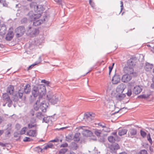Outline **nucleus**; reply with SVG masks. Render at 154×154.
<instances>
[{"label": "nucleus", "mask_w": 154, "mask_h": 154, "mask_svg": "<svg viewBox=\"0 0 154 154\" xmlns=\"http://www.w3.org/2000/svg\"><path fill=\"white\" fill-rule=\"evenodd\" d=\"M41 15L40 14H33L32 15H30V17L31 21L33 20V25L36 26H38L42 24L44 21H45L47 17L45 16V18H44L43 19L37 20L38 18L40 17Z\"/></svg>", "instance_id": "obj_1"}, {"label": "nucleus", "mask_w": 154, "mask_h": 154, "mask_svg": "<svg viewBox=\"0 0 154 154\" xmlns=\"http://www.w3.org/2000/svg\"><path fill=\"white\" fill-rule=\"evenodd\" d=\"M47 98L48 100L52 104H55L60 100V98L58 95L53 94L52 93H49L47 95Z\"/></svg>", "instance_id": "obj_2"}, {"label": "nucleus", "mask_w": 154, "mask_h": 154, "mask_svg": "<svg viewBox=\"0 0 154 154\" xmlns=\"http://www.w3.org/2000/svg\"><path fill=\"white\" fill-rule=\"evenodd\" d=\"M25 27L23 26H20L17 27L15 29V32L16 33V36L17 38L21 37L25 32Z\"/></svg>", "instance_id": "obj_3"}, {"label": "nucleus", "mask_w": 154, "mask_h": 154, "mask_svg": "<svg viewBox=\"0 0 154 154\" xmlns=\"http://www.w3.org/2000/svg\"><path fill=\"white\" fill-rule=\"evenodd\" d=\"M40 93V98L45 96L46 93V90L45 86L43 84H39L36 86Z\"/></svg>", "instance_id": "obj_4"}, {"label": "nucleus", "mask_w": 154, "mask_h": 154, "mask_svg": "<svg viewBox=\"0 0 154 154\" xmlns=\"http://www.w3.org/2000/svg\"><path fill=\"white\" fill-rule=\"evenodd\" d=\"M27 32L31 37H35L39 33V30L38 29L34 28L31 26L28 27Z\"/></svg>", "instance_id": "obj_5"}, {"label": "nucleus", "mask_w": 154, "mask_h": 154, "mask_svg": "<svg viewBox=\"0 0 154 154\" xmlns=\"http://www.w3.org/2000/svg\"><path fill=\"white\" fill-rule=\"evenodd\" d=\"M88 127L87 126H82L79 127L78 129L79 130L80 129L83 130L82 131V134L85 136L87 137H90L92 134V133L90 131L86 129Z\"/></svg>", "instance_id": "obj_6"}, {"label": "nucleus", "mask_w": 154, "mask_h": 154, "mask_svg": "<svg viewBox=\"0 0 154 154\" xmlns=\"http://www.w3.org/2000/svg\"><path fill=\"white\" fill-rule=\"evenodd\" d=\"M112 82L113 85H117L120 81V78L119 75L115 74L112 79Z\"/></svg>", "instance_id": "obj_7"}, {"label": "nucleus", "mask_w": 154, "mask_h": 154, "mask_svg": "<svg viewBox=\"0 0 154 154\" xmlns=\"http://www.w3.org/2000/svg\"><path fill=\"white\" fill-rule=\"evenodd\" d=\"M14 34L13 32V29L10 28L8 30V32L6 35L5 37V39L7 41H11L13 38Z\"/></svg>", "instance_id": "obj_8"}, {"label": "nucleus", "mask_w": 154, "mask_h": 154, "mask_svg": "<svg viewBox=\"0 0 154 154\" xmlns=\"http://www.w3.org/2000/svg\"><path fill=\"white\" fill-rule=\"evenodd\" d=\"M32 95L34 97L36 98L37 97L40 98V93L38 90L36 86H34L33 87L32 90Z\"/></svg>", "instance_id": "obj_9"}, {"label": "nucleus", "mask_w": 154, "mask_h": 154, "mask_svg": "<svg viewBox=\"0 0 154 154\" xmlns=\"http://www.w3.org/2000/svg\"><path fill=\"white\" fill-rule=\"evenodd\" d=\"M132 79L131 75L126 74L124 75L122 77V81L124 83H127L130 81Z\"/></svg>", "instance_id": "obj_10"}, {"label": "nucleus", "mask_w": 154, "mask_h": 154, "mask_svg": "<svg viewBox=\"0 0 154 154\" xmlns=\"http://www.w3.org/2000/svg\"><path fill=\"white\" fill-rule=\"evenodd\" d=\"M138 97L140 98L146 99L149 101L152 100L153 99L152 95L150 94L141 95L139 96Z\"/></svg>", "instance_id": "obj_11"}, {"label": "nucleus", "mask_w": 154, "mask_h": 154, "mask_svg": "<svg viewBox=\"0 0 154 154\" xmlns=\"http://www.w3.org/2000/svg\"><path fill=\"white\" fill-rule=\"evenodd\" d=\"M134 68L133 67L127 66L124 67V72L126 74L131 75L134 73Z\"/></svg>", "instance_id": "obj_12"}, {"label": "nucleus", "mask_w": 154, "mask_h": 154, "mask_svg": "<svg viewBox=\"0 0 154 154\" xmlns=\"http://www.w3.org/2000/svg\"><path fill=\"white\" fill-rule=\"evenodd\" d=\"M7 32V28L5 24L0 25V35L4 36Z\"/></svg>", "instance_id": "obj_13"}, {"label": "nucleus", "mask_w": 154, "mask_h": 154, "mask_svg": "<svg viewBox=\"0 0 154 154\" xmlns=\"http://www.w3.org/2000/svg\"><path fill=\"white\" fill-rule=\"evenodd\" d=\"M137 133V130L136 129L132 128H130L128 132V137L133 138Z\"/></svg>", "instance_id": "obj_14"}, {"label": "nucleus", "mask_w": 154, "mask_h": 154, "mask_svg": "<svg viewBox=\"0 0 154 154\" xmlns=\"http://www.w3.org/2000/svg\"><path fill=\"white\" fill-rule=\"evenodd\" d=\"M37 132L36 130H31L26 133V135L31 137H35L36 136Z\"/></svg>", "instance_id": "obj_15"}, {"label": "nucleus", "mask_w": 154, "mask_h": 154, "mask_svg": "<svg viewBox=\"0 0 154 154\" xmlns=\"http://www.w3.org/2000/svg\"><path fill=\"white\" fill-rule=\"evenodd\" d=\"M136 63L134 58H130L127 61V66L134 67L136 65Z\"/></svg>", "instance_id": "obj_16"}, {"label": "nucleus", "mask_w": 154, "mask_h": 154, "mask_svg": "<svg viewBox=\"0 0 154 154\" xmlns=\"http://www.w3.org/2000/svg\"><path fill=\"white\" fill-rule=\"evenodd\" d=\"M142 88L139 85H137L134 87L133 89V92L136 94H138L140 93L142 91Z\"/></svg>", "instance_id": "obj_17"}, {"label": "nucleus", "mask_w": 154, "mask_h": 154, "mask_svg": "<svg viewBox=\"0 0 154 154\" xmlns=\"http://www.w3.org/2000/svg\"><path fill=\"white\" fill-rule=\"evenodd\" d=\"M31 86L29 84H26L24 87V91L26 94H29L31 91Z\"/></svg>", "instance_id": "obj_18"}, {"label": "nucleus", "mask_w": 154, "mask_h": 154, "mask_svg": "<svg viewBox=\"0 0 154 154\" xmlns=\"http://www.w3.org/2000/svg\"><path fill=\"white\" fill-rule=\"evenodd\" d=\"M14 91V87L13 86L10 85L8 88L7 92L11 95H13Z\"/></svg>", "instance_id": "obj_19"}, {"label": "nucleus", "mask_w": 154, "mask_h": 154, "mask_svg": "<svg viewBox=\"0 0 154 154\" xmlns=\"http://www.w3.org/2000/svg\"><path fill=\"white\" fill-rule=\"evenodd\" d=\"M36 126V124L35 123V120L32 119L30 121V122L28 125V127L29 128H32Z\"/></svg>", "instance_id": "obj_20"}, {"label": "nucleus", "mask_w": 154, "mask_h": 154, "mask_svg": "<svg viewBox=\"0 0 154 154\" xmlns=\"http://www.w3.org/2000/svg\"><path fill=\"white\" fill-rule=\"evenodd\" d=\"M30 7L31 8L33 9L35 11L38 10L37 8H38L37 4L36 2H32L29 4Z\"/></svg>", "instance_id": "obj_21"}, {"label": "nucleus", "mask_w": 154, "mask_h": 154, "mask_svg": "<svg viewBox=\"0 0 154 154\" xmlns=\"http://www.w3.org/2000/svg\"><path fill=\"white\" fill-rule=\"evenodd\" d=\"M127 132V130L125 129H121L119 130L118 134L120 136L124 135L126 134Z\"/></svg>", "instance_id": "obj_22"}, {"label": "nucleus", "mask_w": 154, "mask_h": 154, "mask_svg": "<svg viewBox=\"0 0 154 154\" xmlns=\"http://www.w3.org/2000/svg\"><path fill=\"white\" fill-rule=\"evenodd\" d=\"M153 65L150 64L148 63H146L145 67V69L147 71H149L151 70L153 67Z\"/></svg>", "instance_id": "obj_23"}, {"label": "nucleus", "mask_w": 154, "mask_h": 154, "mask_svg": "<svg viewBox=\"0 0 154 154\" xmlns=\"http://www.w3.org/2000/svg\"><path fill=\"white\" fill-rule=\"evenodd\" d=\"M81 134L79 133H77L75 134L73 137L74 140L76 142H78L80 140Z\"/></svg>", "instance_id": "obj_24"}, {"label": "nucleus", "mask_w": 154, "mask_h": 154, "mask_svg": "<svg viewBox=\"0 0 154 154\" xmlns=\"http://www.w3.org/2000/svg\"><path fill=\"white\" fill-rule=\"evenodd\" d=\"M131 83H129L128 84V91L126 93V94L128 96L130 97V96L132 94V90H131Z\"/></svg>", "instance_id": "obj_25"}, {"label": "nucleus", "mask_w": 154, "mask_h": 154, "mask_svg": "<svg viewBox=\"0 0 154 154\" xmlns=\"http://www.w3.org/2000/svg\"><path fill=\"white\" fill-rule=\"evenodd\" d=\"M45 103V102L44 101L43 103H42L40 106V109L43 112H45L46 111V106Z\"/></svg>", "instance_id": "obj_26"}, {"label": "nucleus", "mask_w": 154, "mask_h": 154, "mask_svg": "<svg viewBox=\"0 0 154 154\" xmlns=\"http://www.w3.org/2000/svg\"><path fill=\"white\" fill-rule=\"evenodd\" d=\"M40 101L39 100H37L35 104L34 105V109L37 111L38 110L39 108H40Z\"/></svg>", "instance_id": "obj_27"}, {"label": "nucleus", "mask_w": 154, "mask_h": 154, "mask_svg": "<svg viewBox=\"0 0 154 154\" xmlns=\"http://www.w3.org/2000/svg\"><path fill=\"white\" fill-rule=\"evenodd\" d=\"M3 97L4 99L6 100V101L10 103L12 102L10 98L7 94H4L3 95Z\"/></svg>", "instance_id": "obj_28"}, {"label": "nucleus", "mask_w": 154, "mask_h": 154, "mask_svg": "<svg viewBox=\"0 0 154 154\" xmlns=\"http://www.w3.org/2000/svg\"><path fill=\"white\" fill-rule=\"evenodd\" d=\"M125 94H122L116 96V98L117 100L121 101L123 100L125 97Z\"/></svg>", "instance_id": "obj_29"}, {"label": "nucleus", "mask_w": 154, "mask_h": 154, "mask_svg": "<svg viewBox=\"0 0 154 154\" xmlns=\"http://www.w3.org/2000/svg\"><path fill=\"white\" fill-rule=\"evenodd\" d=\"M41 61V60L40 59H39V60L36 62L35 63L32 64L30 66H29L28 68V70L30 69H32L34 66L35 65H37L38 64H39Z\"/></svg>", "instance_id": "obj_30"}, {"label": "nucleus", "mask_w": 154, "mask_h": 154, "mask_svg": "<svg viewBox=\"0 0 154 154\" xmlns=\"http://www.w3.org/2000/svg\"><path fill=\"white\" fill-rule=\"evenodd\" d=\"M94 133L97 137H100L102 133V131L100 130L96 129L94 131Z\"/></svg>", "instance_id": "obj_31"}, {"label": "nucleus", "mask_w": 154, "mask_h": 154, "mask_svg": "<svg viewBox=\"0 0 154 154\" xmlns=\"http://www.w3.org/2000/svg\"><path fill=\"white\" fill-rule=\"evenodd\" d=\"M108 139L109 141L111 143L114 142L115 140V138L112 136H109L108 137Z\"/></svg>", "instance_id": "obj_32"}, {"label": "nucleus", "mask_w": 154, "mask_h": 154, "mask_svg": "<svg viewBox=\"0 0 154 154\" xmlns=\"http://www.w3.org/2000/svg\"><path fill=\"white\" fill-rule=\"evenodd\" d=\"M92 117L91 114L89 113H87L85 116V118L89 121L91 120L92 119Z\"/></svg>", "instance_id": "obj_33"}, {"label": "nucleus", "mask_w": 154, "mask_h": 154, "mask_svg": "<svg viewBox=\"0 0 154 154\" xmlns=\"http://www.w3.org/2000/svg\"><path fill=\"white\" fill-rule=\"evenodd\" d=\"M36 116L38 118L40 119H41L43 118L44 116L42 114V113L40 112H38L36 114Z\"/></svg>", "instance_id": "obj_34"}, {"label": "nucleus", "mask_w": 154, "mask_h": 154, "mask_svg": "<svg viewBox=\"0 0 154 154\" xmlns=\"http://www.w3.org/2000/svg\"><path fill=\"white\" fill-rule=\"evenodd\" d=\"M27 130V128L26 127H24L20 131V134H25Z\"/></svg>", "instance_id": "obj_35"}, {"label": "nucleus", "mask_w": 154, "mask_h": 154, "mask_svg": "<svg viewBox=\"0 0 154 154\" xmlns=\"http://www.w3.org/2000/svg\"><path fill=\"white\" fill-rule=\"evenodd\" d=\"M113 103V101L112 100H107L105 102L106 104L108 105H112Z\"/></svg>", "instance_id": "obj_36"}, {"label": "nucleus", "mask_w": 154, "mask_h": 154, "mask_svg": "<svg viewBox=\"0 0 154 154\" xmlns=\"http://www.w3.org/2000/svg\"><path fill=\"white\" fill-rule=\"evenodd\" d=\"M125 84L122 83L120 84L118 86V88L121 89L122 90V92L124 91L125 88Z\"/></svg>", "instance_id": "obj_37"}, {"label": "nucleus", "mask_w": 154, "mask_h": 154, "mask_svg": "<svg viewBox=\"0 0 154 154\" xmlns=\"http://www.w3.org/2000/svg\"><path fill=\"white\" fill-rule=\"evenodd\" d=\"M146 138L148 141H149L150 144L151 145L152 144V140L150 137V134L149 133L146 136Z\"/></svg>", "instance_id": "obj_38"}, {"label": "nucleus", "mask_w": 154, "mask_h": 154, "mask_svg": "<svg viewBox=\"0 0 154 154\" xmlns=\"http://www.w3.org/2000/svg\"><path fill=\"white\" fill-rule=\"evenodd\" d=\"M53 146V144L51 143H50L46 146H45L43 148L44 149H46L48 148H52Z\"/></svg>", "instance_id": "obj_39"}, {"label": "nucleus", "mask_w": 154, "mask_h": 154, "mask_svg": "<svg viewBox=\"0 0 154 154\" xmlns=\"http://www.w3.org/2000/svg\"><path fill=\"white\" fill-rule=\"evenodd\" d=\"M113 148L114 150H117L120 148V146L118 144L115 143L112 145Z\"/></svg>", "instance_id": "obj_40"}, {"label": "nucleus", "mask_w": 154, "mask_h": 154, "mask_svg": "<svg viewBox=\"0 0 154 154\" xmlns=\"http://www.w3.org/2000/svg\"><path fill=\"white\" fill-rule=\"evenodd\" d=\"M38 7L37 8L38 10L35 11L37 12H42L43 11V8L41 5H38Z\"/></svg>", "instance_id": "obj_41"}, {"label": "nucleus", "mask_w": 154, "mask_h": 154, "mask_svg": "<svg viewBox=\"0 0 154 154\" xmlns=\"http://www.w3.org/2000/svg\"><path fill=\"white\" fill-rule=\"evenodd\" d=\"M68 149H60L59 152V153L60 154H64L65 152H66Z\"/></svg>", "instance_id": "obj_42"}, {"label": "nucleus", "mask_w": 154, "mask_h": 154, "mask_svg": "<svg viewBox=\"0 0 154 154\" xmlns=\"http://www.w3.org/2000/svg\"><path fill=\"white\" fill-rule=\"evenodd\" d=\"M140 134L143 138L146 137V133L144 131L141 130L140 131Z\"/></svg>", "instance_id": "obj_43"}, {"label": "nucleus", "mask_w": 154, "mask_h": 154, "mask_svg": "<svg viewBox=\"0 0 154 154\" xmlns=\"http://www.w3.org/2000/svg\"><path fill=\"white\" fill-rule=\"evenodd\" d=\"M27 19L26 17H24L21 20L20 22L22 24L25 23H27Z\"/></svg>", "instance_id": "obj_44"}, {"label": "nucleus", "mask_w": 154, "mask_h": 154, "mask_svg": "<svg viewBox=\"0 0 154 154\" xmlns=\"http://www.w3.org/2000/svg\"><path fill=\"white\" fill-rule=\"evenodd\" d=\"M32 140V139L29 137H26L23 139V141L24 142L30 141Z\"/></svg>", "instance_id": "obj_45"}, {"label": "nucleus", "mask_w": 154, "mask_h": 154, "mask_svg": "<svg viewBox=\"0 0 154 154\" xmlns=\"http://www.w3.org/2000/svg\"><path fill=\"white\" fill-rule=\"evenodd\" d=\"M147 151L145 150H141L138 154H147Z\"/></svg>", "instance_id": "obj_46"}, {"label": "nucleus", "mask_w": 154, "mask_h": 154, "mask_svg": "<svg viewBox=\"0 0 154 154\" xmlns=\"http://www.w3.org/2000/svg\"><path fill=\"white\" fill-rule=\"evenodd\" d=\"M41 82L44 83L47 85H48L49 84V82L45 80H42L41 81Z\"/></svg>", "instance_id": "obj_47"}, {"label": "nucleus", "mask_w": 154, "mask_h": 154, "mask_svg": "<svg viewBox=\"0 0 154 154\" xmlns=\"http://www.w3.org/2000/svg\"><path fill=\"white\" fill-rule=\"evenodd\" d=\"M19 95L20 98H21L23 95V92H21L20 91H19Z\"/></svg>", "instance_id": "obj_48"}, {"label": "nucleus", "mask_w": 154, "mask_h": 154, "mask_svg": "<svg viewBox=\"0 0 154 154\" xmlns=\"http://www.w3.org/2000/svg\"><path fill=\"white\" fill-rule=\"evenodd\" d=\"M121 9L119 13V14H120V13L122 11V9L124 7H123V2L122 1L121 2Z\"/></svg>", "instance_id": "obj_49"}, {"label": "nucleus", "mask_w": 154, "mask_h": 154, "mask_svg": "<svg viewBox=\"0 0 154 154\" xmlns=\"http://www.w3.org/2000/svg\"><path fill=\"white\" fill-rule=\"evenodd\" d=\"M68 146V144H67V143H66L62 144L60 146L61 147H67Z\"/></svg>", "instance_id": "obj_50"}, {"label": "nucleus", "mask_w": 154, "mask_h": 154, "mask_svg": "<svg viewBox=\"0 0 154 154\" xmlns=\"http://www.w3.org/2000/svg\"><path fill=\"white\" fill-rule=\"evenodd\" d=\"M109 75H110L111 72V71L113 69V67L112 66H109Z\"/></svg>", "instance_id": "obj_51"}, {"label": "nucleus", "mask_w": 154, "mask_h": 154, "mask_svg": "<svg viewBox=\"0 0 154 154\" xmlns=\"http://www.w3.org/2000/svg\"><path fill=\"white\" fill-rule=\"evenodd\" d=\"M98 125L103 128H105L106 127L105 124L104 123L102 124L101 123H99Z\"/></svg>", "instance_id": "obj_52"}, {"label": "nucleus", "mask_w": 154, "mask_h": 154, "mask_svg": "<svg viewBox=\"0 0 154 154\" xmlns=\"http://www.w3.org/2000/svg\"><path fill=\"white\" fill-rule=\"evenodd\" d=\"M56 2L58 3L59 5H60L61 4V0H54Z\"/></svg>", "instance_id": "obj_53"}, {"label": "nucleus", "mask_w": 154, "mask_h": 154, "mask_svg": "<svg viewBox=\"0 0 154 154\" xmlns=\"http://www.w3.org/2000/svg\"><path fill=\"white\" fill-rule=\"evenodd\" d=\"M59 141V140L57 138L53 140H52L50 141L51 142H57Z\"/></svg>", "instance_id": "obj_54"}, {"label": "nucleus", "mask_w": 154, "mask_h": 154, "mask_svg": "<svg viewBox=\"0 0 154 154\" xmlns=\"http://www.w3.org/2000/svg\"><path fill=\"white\" fill-rule=\"evenodd\" d=\"M150 50L151 51H152L153 53H154V46L152 48H151Z\"/></svg>", "instance_id": "obj_55"}, {"label": "nucleus", "mask_w": 154, "mask_h": 154, "mask_svg": "<svg viewBox=\"0 0 154 154\" xmlns=\"http://www.w3.org/2000/svg\"><path fill=\"white\" fill-rule=\"evenodd\" d=\"M151 87L152 88L154 89V82H153V83L151 84Z\"/></svg>", "instance_id": "obj_56"}, {"label": "nucleus", "mask_w": 154, "mask_h": 154, "mask_svg": "<svg viewBox=\"0 0 154 154\" xmlns=\"http://www.w3.org/2000/svg\"><path fill=\"white\" fill-rule=\"evenodd\" d=\"M106 129L104 130V131H105L107 132H109L110 131V129L109 128H106Z\"/></svg>", "instance_id": "obj_57"}, {"label": "nucleus", "mask_w": 154, "mask_h": 154, "mask_svg": "<svg viewBox=\"0 0 154 154\" xmlns=\"http://www.w3.org/2000/svg\"><path fill=\"white\" fill-rule=\"evenodd\" d=\"M112 134L114 136L117 135V132L115 131L112 133Z\"/></svg>", "instance_id": "obj_58"}, {"label": "nucleus", "mask_w": 154, "mask_h": 154, "mask_svg": "<svg viewBox=\"0 0 154 154\" xmlns=\"http://www.w3.org/2000/svg\"><path fill=\"white\" fill-rule=\"evenodd\" d=\"M4 132V131L3 130H0V136L2 135Z\"/></svg>", "instance_id": "obj_59"}, {"label": "nucleus", "mask_w": 154, "mask_h": 154, "mask_svg": "<svg viewBox=\"0 0 154 154\" xmlns=\"http://www.w3.org/2000/svg\"><path fill=\"white\" fill-rule=\"evenodd\" d=\"M68 128V127H63V128H60L59 129V130H63L64 129H66V128Z\"/></svg>", "instance_id": "obj_60"}, {"label": "nucleus", "mask_w": 154, "mask_h": 154, "mask_svg": "<svg viewBox=\"0 0 154 154\" xmlns=\"http://www.w3.org/2000/svg\"><path fill=\"white\" fill-rule=\"evenodd\" d=\"M30 113L31 114L32 116H33L34 115V112L33 111V110H31L30 111Z\"/></svg>", "instance_id": "obj_61"}, {"label": "nucleus", "mask_w": 154, "mask_h": 154, "mask_svg": "<svg viewBox=\"0 0 154 154\" xmlns=\"http://www.w3.org/2000/svg\"><path fill=\"white\" fill-rule=\"evenodd\" d=\"M92 1L91 0H89V4L92 6V7H93V5H92Z\"/></svg>", "instance_id": "obj_62"}, {"label": "nucleus", "mask_w": 154, "mask_h": 154, "mask_svg": "<svg viewBox=\"0 0 154 154\" xmlns=\"http://www.w3.org/2000/svg\"><path fill=\"white\" fill-rule=\"evenodd\" d=\"M2 2V3L3 4V6H5V5L6 4V3L5 2Z\"/></svg>", "instance_id": "obj_63"}, {"label": "nucleus", "mask_w": 154, "mask_h": 154, "mask_svg": "<svg viewBox=\"0 0 154 154\" xmlns=\"http://www.w3.org/2000/svg\"><path fill=\"white\" fill-rule=\"evenodd\" d=\"M70 154H75V153L73 152H70Z\"/></svg>", "instance_id": "obj_64"}]
</instances>
